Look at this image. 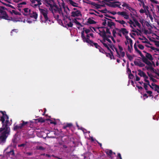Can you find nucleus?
Segmentation results:
<instances>
[{
    "label": "nucleus",
    "mask_w": 159,
    "mask_h": 159,
    "mask_svg": "<svg viewBox=\"0 0 159 159\" xmlns=\"http://www.w3.org/2000/svg\"><path fill=\"white\" fill-rule=\"evenodd\" d=\"M2 116L1 117L2 127H1V143H5L6 139L10 134V125L9 120V117L6 114L5 111H1Z\"/></svg>",
    "instance_id": "obj_1"
},
{
    "label": "nucleus",
    "mask_w": 159,
    "mask_h": 159,
    "mask_svg": "<svg viewBox=\"0 0 159 159\" xmlns=\"http://www.w3.org/2000/svg\"><path fill=\"white\" fill-rule=\"evenodd\" d=\"M47 4L49 6L50 8L52 10H53L55 12H58L60 14L63 15V14L62 12V9L61 7L58 8L57 5L55 4H51L47 1Z\"/></svg>",
    "instance_id": "obj_2"
},
{
    "label": "nucleus",
    "mask_w": 159,
    "mask_h": 159,
    "mask_svg": "<svg viewBox=\"0 0 159 159\" xmlns=\"http://www.w3.org/2000/svg\"><path fill=\"white\" fill-rule=\"evenodd\" d=\"M21 121L22 123L20 124L19 125H15V124H14L13 128V130L17 131L18 130L21 129L24 126L26 125L29 123L27 121L25 122L23 120H22Z\"/></svg>",
    "instance_id": "obj_3"
},
{
    "label": "nucleus",
    "mask_w": 159,
    "mask_h": 159,
    "mask_svg": "<svg viewBox=\"0 0 159 159\" xmlns=\"http://www.w3.org/2000/svg\"><path fill=\"white\" fill-rule=\"evenodd\" d=\"M39 10L45 19V22H48V21H50V20H49V18L48 16V12L47 11L40 8H39Z\"/></svg>",
    "instance_id": "obj_4"
},
{
    "label": "nucleus",
    "mask_w": 159,
    "mask_h": 159,
    "mask_svg": "<svg viewBox=\"0 0 159 159\" xmlns=\"http://www.w3.org/2000/svg\"><path fill=\"white\" fill-rule=\"evenodd\" d=\"M90 35L89 34H87L86 35V37H85L84 35V31L83 30L81 33V37L84 42H86L89 44L90 41H92V40L89 39Z\"/></svg>",
    "instance_id": "obj_5"
},
{
    "label": "nucleus",
    "mask_w": 159,
    "mask_h": 159,
    "mask_svg": "<svg viewBox=\"0 0 159 159\" xmlns=\"http://www.w3.org/2000/svg\"><path fill=\"white\" fill-rule=\"evenodd\" d=\"M134 62V65L140 67H143L145 66V64L141 62L140 60L138 59H136Z\"/></svg>",
    "instance_id": "obj_6"
},
{
    "label": "nucleus",
    "mask_w": 159,
    "mask_h": 159,
    "mask_svg": "<svg viewBox=\"0 0 159 159\" xmlns=\"http://www.w3.org/2000/svg\"><path fill=\"white\" fill-rule=\"evenodd\" d=\"M8 16L6 11L1 10V19L8 20Z\"/></svg>",
    "instance_id": "obj_7"
},
{
    "label": "nucleus",
    "mask_w": 159,
    "mask_h": 159,
    "mask_svg": "<svg viewBox=\"0 0 159 159\" xmlns=\"http://www.w3.org/2000/svg\"><path fill=\"white\" fill-rule=\"evenodd\" d=\"M141 57L142 60L143 62L148 65L149 66H152V63L150 61H149L143 55Z\"/></svg>",
    "instance_id": "obj_8"
},
{
    "label": "nucleus",
    "mask_w": 159,
    "mask_h": 159,
    "mask_svg": "<svg viewBox=\"0 0 159 159\" xmlns=\"http://www.w3.org/2000/svg\"><path fill=\"white\" fill-rule=\"evenodd\" d=\"M117 14L118 15H120L123 16L125 19H128L129 18V16L127 14V13L125 11H119L117 12Z\"/></svg>",
    "instance_id": "obj_9"
},
{
    "label": "nucleus",
    "mask_w": 159,
    "mask_h": 159,
    "mask_svg": "<svg viewBox=\"0 0 159 159\" xmlns=\"http://www.w3.org/2000/svg\"><path fill=\"white\" fill-rule=\"evenodd\" d=\"M71 16L73 17L79 16L81 15L80 11L78 10H77L75 11H72L71 12Z\"/></svg>",
    "instance_id": "obj_10"
},
{
    "label": "nucleus",
    "mask_w": 159,
    "mask_h": 159,
    "mask_svg": "<svg viewBox=\"0 0 159 159\" xmlns=\"http://www.w3.org/2000/svg\"><path fill=\"white\" fill-rule=\"evenodd\" d=\"M73 126V124L71 123H66L63 126L62 128L64 129H65L66 130H68V128L69 129L71 128Z\"/></svg>",
    "instance_id": "obj_11"
},
{
    "label": "nucleus",
    "mask_w": 159,
    "mask_h": 159,
    "mask_svg": "<svg viewBox=\"0 0 159 159\" xmlns=\"http://www.w3.org/2000/svg\"><path fill=\"white\" fill-rule=\"evenodd\" d=\"M29 16L30 17L34 18L35 20L37 19L38 17V14L36 12L34 11H33L32 13Z\"/></svg>",
    "instance_id": "obj_12"
},
{
    "label": "nucleus",
    "mask_w": 159,
    "mask_h": 159,
    "mask_svg": "<svg viewBox=\"0 0 159 159\" xmlns=\"http://www.w3.org/2000/svg\"><path fill=\"white\" fill-rule=\"evenodd\" d=\"M134 49L140 55V56L142 57L143 55L142 53L139 50L138 48H137V45L136 43H135L134 45Z\"/></svg>",
    "instance_id": "obj_13"
},
{
    "label": "nucleus",
    "mask_w": 159,
    "mask_h": 159,
    "mask_svg": "<svg viewBox=\"0 0 159 159\" xmlns=\"http://www.w3.org/2000/svg\"><path fill=\"white\" fill-rule=\"evenodd\" d=\"M90 42L89 44L92 46H94L96 48L98 49L100 47L97 43H94L93 41Z\"/></svg>",
    "instance_id": "obj_14"
},
{
    "label": "nucleus",
    "mask_w": 159,
    "mask_h": 159,
    "mask_svg": "<svg viewBox=\"0 0 159 159\" xmlns=\"http://www.w3.org/2000/svg\"><path fill=\"white\" fill-rule=\"evenodd\" d=\"M145 57L148 60L152 61L153 59V58L152 57V56L149 53H147V54H146Z\"/></svg>",
    "instance_id": "obj_15"
},
{
    "label": "nucleus",
    "mask_w": 159,
    "mask_h": 159,
    "mask_svg": "<svg viewBox=\"0 0 159 159\" xmlns=\"http://www.w3.org/2000/svg\"><path fill=\"white\" fill-rule=\"evenodd\" d=\"M119 32L120 33L121 32L124 35H125V34H127L129 33L128 31L125 28H121V29L120 30Z\"/></svg>",
    "instance_id": "obj_16"
},
{
    "label": "nucleus",
    "mask_w": 159,
    "mask_h": 159,
    "mask_svg": "<svg viewBox=\"0 0 159 159\" xmlns=\"http://www.w3.org/2000/svg\"><path fill=\"white\" fill-rule=\"evenodd\" d=\"M151 85L152 86L155 87V91H157L158 93H159V86L154 83H152Z\"/></svg>",
    "instance_id": "obj_17"
},
{
    "label": "nucleus",
    "mask_w": 159,
    "mask_h": 159,
    "mask_svg": "<svg viewBox=\"0 0 159 159\" xmlns=\"http://www.w3.org/2000/svg\"><path fill=\"white\" fill-rule=\"evenodd\" d=\"M87 22L90 24H95L96 23L95 21L92 19L90 18L88 19Z\"/></svg>",
    "instance_id": "obj_18"
},
{
    "label": "nucleus",
    "mask_w": 159,
    "mask_h": 159,
    "mask_svg": "<svg viewBox=\"0 0 159 159\" xmlns=\"http://www.w3.org/2000/svg\"><path fill=\"white\" fill-rule=\"evenodd\" d=\"M101 34H100V36H101L102 38L107 37V35L106 34V32L104 30H103L101 31H100Z\"/></svg>",
    "instance_id": "obj_19"
},
{
    "label": "nucleus",
    "mask_w": 159,
    "mask_h": 159,
    "mask_svg": "<svg viewBox=\"0 0 159 159\" xmlns=\"http://www.w3.org/2000/svg\"><path fill=\"white\" fill-rule=\"evenodd\" d=\"M108 26L110 28H112V26H115V24L114 22L111 21H108L107 22Z\"/></svg>",
    "instance_id": "obj_20"
},
{
    "label": "nucleus",
    "mask_w": 159,
    "mask_h": 159,
    "mask_svg": "<svg viewBox=\"0 0 159 159\" xmlns=\"http://www.w3.org/2000/svg\"><path fill=\"white\" fill-rule=\"evenodd\" d=\"M115 21L116 22L119 23H120L122 25H123L125 24L126 25H128V24L127 23H126L125 22L124 20H116Z\"/></svg>",
    "instance_id": "obj_21"
},
{
    "label": "nucleus",
    "mask_w": 159,
    "mask_h": 159,
    "mask_svg": "<svg viewBox=\"0 0 159 159\" xmlns=\"http://www.w3.org/2000/svg\"><path fill=\"white\" fill-rule=\"evenodd\" d=\"M69 2L70 4L72 5V6L74 7H78V6L76 5L78 4L76 3V2L73 1L72 0H69Z\"/></svg>",
    "instance_id": "obj_22"
},
{
    "label": "nucleus",
    "mask_w": 159,
    "mask_h": 159,
    "mask_svg": "<svg viewBox=\"0 0 159 159\" xmlns=\"http://www.w3.org/2000/svg\"><path fill=\"white\" fill-rule=\"evenodd\" d=\"M138 71L139 72L138 75L141 77H143V74H145V73L143 71H142L140 69L138 70Z\"/></svg>",
    "instance_id": "obj_23"
},
{
    "label": "nucleus",
    "mask_w": 159,
    "mask_h": 159,
    "mask_svg": "<svg viewBox=\"0 0 159 159\" xmlns=\"http://www.w3.org/2000/svg\"><path fill=\"white\" fill-rule=\"evenodd\" d=\"M145 68H146L148 70H150L152 72H153V71H154V69L152 66H146Z\"/></svg>",
    "instance_id": "obj_24"
},
{
    "label": "nucleus",
    "mask_w": 159,
    "mask_h": 159,
    "mask_svg": "<svg viewBox=\"0 0 159 159\" xmlns=\"http://www.w3.org/2000/svg\"><path fill=\"white\" fill-rule=\"evenodd\" d=\"M10 12L11 14H12V13H13L16 15H21L20 13L19 12L16 11L14 10H12V11H10Z\"/></svg>",
    "instance_id": "obj_25"
},
{
    "label": "nucleus",
    "mask_w": 159,
    "mask_h": 159,
    "mask_svg": "<svg viewBox=\"0 0 159 159\" xmlns=\"http://www.w3.org/2000/svg\"><path fill=\"white\" fill-rule=\"evenodd\" d=\"M133 20L134 22L136 25L138 26L140 28L141 25L138 21L135 19H133Z\"/></svg>",
    "instance_id": "obj_26"
},
{
    "label": "nucleus",
    "mask_w": 159,
    "mask_h": 159,
    "mask_svg": "<svg viewBox=\"0 0 159 159\" xmlns=\"http://www.w3.org/2000/svg\"><path fill=\"white\" fill-rule=\"evenodd\" d=\"M107 155L111 156L112 154V152L111 150L107 149L106 151Z\"/></svg>",
    "instance_id": "obj_27"
},
{
    "label": "nucleus",
    "mask_w": 159,
    "mask_h": 159,
    "mask_svg": "<svg viewBox=\"0 0 159 159\" xmlns=\"http://www.w3.org/2000/svg\"><path fill=\"white\" fill-rule=\"evenodd\" d=\"M37 2L38 3H39V5H41L42 3L41 2V0H32L31 1L32 4L35 3L36 2Z\"/></svg>",
    "instance_id": "obj_28"
},
{
    "label": "nucleus",
    "mask_w": 159,
    "mask_h": 159,
    "mask_svg": "<svg viewBox=\"0 0 159 159\" xmlns=\"http://www.w3.org/2000/svg\"><path fill=\"white\" fill-rule=\"evenodd\" d=\"M7 153L9 156L11 155L12 156H14V151L13 149H12L10 152H7Z\"/></svg>",
    "instance_id": "obj_29"
},
{
    "label": "nucleus",
    "mask_w": 159,
    "mask_h": 159,
    "mask_svg": "<svg viewBox=\"0 0 159 159\" xmlns=\"http://www.w3.org/2000/svg\"><path fill=\"white\" fill-rule=\"evenodd\" d=\"M73 21L74 22L76 25L82 26L80 22H79L78 21L76 18L74 19L73 20Z\"/></svg>",
    "instance_id": "obj_30"
},
{
    "label": "nucleus",
    "mask_w": 159,
    "mask_h": 159,
    "mask_svg": "<svg viewBox=\"0 0 159 159\" xmlns=\"http://www.w3.org/2000/svg\"><path fill=\"white\" fill-rule=\"evenodd\" d=\"M126 54L129 60L130 61H131L133 59V57L130 55L128 53H126Z\"/></svg>",
    "instance_id": "obj_31"
},
{
    "label": "nucleus",
    "mask_w": 159,
    "mask_h": 159,
    "mask_svg": "<svg viewBox=\"0 0 159 159\" xmlns=\"http://www.w3.org/2000/svg\"><path fill=\"white\" fill-rule=\"evenodd\" d=\"M143 7L144 9L146 10L148 12H149V11L148 10L149 7L148 6H146L145 5L144 3H143L142 4Z\"/></svg>",
    "instance_id": "obj_32"
},
{
    "label": "nucleus",
    "mask_w": 159,
    "mask_h": 159,
    "mask_svg": "<svg viewBox=\"0 0 159 159\" xmlns=\"http://www.w3.org/2000/svg\"><path fill=\"white\" fill-rule=\"evenodd\" d=\"M32 11H31V9H29L28 11V13L25 14L24 13H23V15H24V16H27L28 15H30V14H31L32 13Z\"/></svg>",
    "instance_id": "obj_33"
},
{
    "label": "nucleus",
    "mask_w": 159,
    "mask_h": 159,
    "mask_svg": "<svg viewBox=\"0 0 159 159\" xmlns=\"http://www.w3.org/2000/svg\"><path fill=\"white\" fill-rule=\"evenodd\" d=\"M101 43H102L103 45L107 48V49H108V50L109 51H111V50L110 49V48L109 47L108 45L106 43L104 42H102V41H101Z\"/></svg>",
    "instance_id": "obj_34"
},
{
    "label": "nucleus",
    "mask_w": 159,
    "mask_h": 159,
    "mask_svg": "<svg viewBox=\"0 0 159 159\" xmlns=\"http://www.w3.org/2000/svg\"><path fill=\"white\" fill-rule=\"evenodd\" d=\"M83 30L84 31L85 33L87 34H88L91 31V30L93 31L92 30H90L89 29H86L84 28H83Z\"/></svg>",
    "instance_id": "obj_35"
},
{
    "label": "nucleus",
    "mask_w": 159,
    "mask_h": 159,
    "mask_svg": "<svg viewBox=\"0 0 159 159\" xmlns=\"http://www.w3.org/2000/svg\"><path fill=\"white\" fill-rule=\"evenodd\" d=\"M36 149L37 150H45V148L41 146H38L36 148Z\"/></svg>",
    "instance_id": "obj_36"
},
{
    "label": "nucleus",
    "mask_w": 159,
    "mask_h": 159,
    "mask_svg": "<svg viewBox=\"0 0 159 159\" xmlns=\"http://www.w3.org/2000/svg\"><path fill=\"white\" fill-rule=\"evenodd\" d=\"M99 50V51L100 52H102V53L105 54V52H106L100 46L98 49Z\"/></svg>",
    "instance_id": "obj_37"
},
{
    "label": "nucleus",
    "mask_w": 159,
    "mask_h": 159,
    "mask_svg": "<svg viewBox=\"0 0 159 159\" xmlns=\"http://www.w3.org/2000/svg\"><path fill=\"white\" fill-rule=\"evenodd\" d=\"M1 3H2L3 4L5 5L6 6H8V7H11L12 9H15V7H14L11 6V5L10 4H7L5 3H3V2H2L1 1Z\"/></svg>",
    "instance_id": "obj_38"
},
{
    "label": "nucleus",
    "mask_w": 159,
    "mask_h": 159,
    "mask_svg": "<svg viewBox=\"0 0 159 159\" xmlns=\"http://www.w3.org/2000/svg\"><path fill=\"white\" fill-rule=\"evenodd\" d=\"M25 143H22L20 144H19L18 145V147H25L26 145V143H27V141H25Z\"/></svg>",
    "instance_id": "obj_39"
},
{
    "label": "nucleus",
    "mask_w": 159,
    "mask_h": 159,
    "mask_svg": "<svg viewBox=\"0 0 159 159\" xmlns=\"http://www.w3.org/2000/svg\"><path fill=\"white\" fill-rule=\"evenodd\" d=\"M122 6L123 7H125L127 9H129L130 8L129 4L125 2L123 3L122 5Z\"/></svg>",
    "instance_id": "obj_40"
},
{
    "label": "nucleus",
    "mask_w": 159,
    "mask_h": 159,
    "mask_svg": "<svg viewBox=\"0 0 159 159\" xmlns=\"http://www.w3.org/2000/svg\"><path fill=\"white\" fill-rule=\"evenodd\" d=\"M38 121L39 122H40L41 123L44 122L45 121V120L44 119H43L42 117L38 119Z\"/></svg>",
    "instance_id": "obj_41"
},
{
    "label": "nucleus",
    "mask_w": 159,
    "mask_h": 159,
    "mask_svg": "<svg viewBox=\"0 0 159 159\" xmlns=\"http://www.w3.org/2000/svg\"><path fill=\"white\" fill-rule=\"evenodd\" d=\"M105 54L106 55L107 57H109L111 59H112L113 57L111 55L110 53L106 52Z\"/></svg>",
    "instance_id": "obj_42"
},
{
    "label": "nucleus",
    "mask_w": 159,
    "mask_h": 159,
    "mask_svg": "<svg viewBox=\"0 0 159 159\" xmlns=\"http://www.w3.org/2000/svg\"><path fill=\"white\" fill-rule=\"evenodd\" d=\"M114 48L115 49V50H116V53H117V55H118L117 56L118 57H119V58H120V53H119V51H118L117 49L115 47H114Z\"/></svg>",
    "instance_id": "obj_43"
},
{
    "label": "nucleus",
    "mask_w": 159,
    "mask_h": 159,
    "mask_svg": "<svg viewBox=\"0 0 159 159\" xmlns=\"http://www.w3.org/2000/svg\"><path fill=\"white\" fill-rule=\"evenodd\" d=\"M66 25L69 27H72L73 26V24L71 21H70L67 23Z\"/></svg>",
    "instance_id": "obj_44"
},
{
    "label": "nucleus",
    "mask_w": 159,
    "mask_h": 159,
    "mask_svg": "<svg viewBox=\"0 0 159 159\" xmlns=\"http://www.w3.org/2000/svg\"><path fill=\"white\" fill-rule=\"evenodd\" d=\"M138 47L139 48V49L141 50H143L144 48V46L141 44H139L138 45Z\"/></svg>",
    "instance_id": "obj_45"
},
{
    "label": "nucleus",
    "mask_w": 159,
    "mask_h": 159,
    "mask_svg": "<svg viewBox=\"0 0 159 159\" xmlns=\"http://www.w3.org/2000/svg\"><path fill=\"white\" fill-rule=\"evenodd\" d=\"M139 12L141 13H146V11L145 9H141L140 11Z\"/></svg>",
    "instance_id": "obj_46"
},
{
    "label": "nucleus",
    "mask_w": 159,
    "mask_h": 159,
    "mask_svg": "<svg viewBox=\"0 0 159 159\" xmlns=\"http://www.w3.org/2000/svg\"><path fill=\"white\" fill-rule=\"evenodd\" d=\"M33 4V5L32 6L34 8L38 6L39 7H40L39 6L41 5H39V3H37V4L34 3V4Z\"/></svg>",
    "instance_id": "obj_47"
},
{
    "label": "nucleus",
    "mask_w": 159,
    "mask_h": 159,
    "mask_svg": "<svg viewBox=\"0 0 159 159\" xmlns=\"http://www.w3.org/2000/svg\"><path fill=\"white\" fill-rule=\"evenodd\" d=\"M102 20L103 21L102 23V25L104 26H106L107 24V20L106 19H102Z\"/></svg>",
    "instance_id": "obj_48"
},
{
    "label": "nucleus",
    "mask_w": 159,
    "mask_h": 159,
    "mask_svg": "<svg viewBox=\"0 0 159 159\" xmlns=\"http://www.w3.org/2000/svg\"><path fill=\"white\" fill-rule=\"evenodd\" d=\"M143 84H144V88L145 90H146V91H147L148 90V86L147 85H148L146 83H143Z\"/></svg>",
    "instance_id": "obj_49"
},
{
    "label": "nucleus",
    "mask_w": 159,
    "mask_h": 159,
    "mask_svg": "<svg viewBox=\"0 0 159 159\" xmlns=\"http://www.w3.org/2000/svg\"><path fill=\"white\" fill-rule=\"evenodd\" d=\"M130 41H129V43L130 44V46L131 48H133V41L132 39H129Z\"/></svg>",
    "instance_id": "obj_50"
},
{
    "label": "nucleus",
    "mask_w": 159,
    "mask_h": 159,
    "mask_svg": "<svg viewBox=\"0 0 159 159\" xmlns=\"http://www.w3.org/2000/svg\"><path fill=\"white\" fill-rule=\"evenodd\" d=\"M134 77V75L132 74L131 73H129V79H132Z\"/></svg>",
    "instance_id": "obj_51"
},
{
    "label": "nucleus",
    "mask_w": 159,
    "mask_h": 159,
    "mask_svg": "<svg viewBox=\"0 0 159 159\" xmlns=\"http://www.w3.org/2000/svg\"><path fill=\"white\" fill-rule=\"evenodd\" d=\"M146 92L147 93H148L149 94V95H150V97H152V95L151 94L152 93V91H147Z\"/></svg>",
    "instance_id": "obj_52"
},
{
    "label": "nucleus",
    "mask_w": 159,
    "mask_h": 159,
    "mask_svg": "<svg viewBox=\"0 0 159 159\" xmlns=\"http://www.w3.org/2000/svg\"><path fill=\"white\" fill-rule=\"evenodd\" d=\"M154 42L155 43V44L157 47H159V41H155Z\"/></svg>",
    "instance_id": "obj_53"
},
{
    "label": "nucleus",
    "mask_w": 159,
    "mask_h": 159,
    "mask_svg": "<svg viewBox=\"0 0 159 159\" xmlns=\"http://www.w3.org/2000/svg\"><path fill=\"white\" fill-rule=\"evenodd\" d=\"M107 11V10L106 8L104 10H102L101 11H100L103 13H106Z\"/></svg>",
    "instance_id": "obj_54"
},
{
    "label": "nucleus",
    "mask_w": 159,
    "mask_h": 159,
    "mask_svg": "<svg viewBox=\"0 0 159 159\" xmlns=\"http://www.w3.org/2000/svg\"><path fill=\"white\" fill-rule=\"evenodd\" d=\"M29 8H26L24 9V12L26 13L25 14L28 13Z\"/></svg>",
    "instance_id": "obj_55"
},
{
    "label": "nucleus",
    "mask_w": 159,
    "mask_h": 159,
    "mask_svg": "<svg viewBox=\"0 0 159 159\" xmlns=\"http://www.w3.org/2000/svg\"><path fill=\"white\" fill-rule=\"evenodd\" d=\"M106 33H107L110 35L111 34V33L110 32V31L109 29L107 28H106Z\"/></svg>",
    "instance_id": "obj_56"
},
{
    "label": "nucleus",
    "mask_w": 159,
    "mask_h": 159,
    "mask_svg": "<svg viewBox=\"0 0 159 159\" xmlns=\"http://www.w3.org/2000/svg\"><path fill=\"white\" fill-rule=\"evenodd\" d=\"M116 30H112V34H113V35L114 37H116Z\"/></svg>",
    "instance_id": "obj_57"
},
{
    "label": "nucleus",
    "mask_w": 159,
    "mask_h": 159,
    "mask_svg": "<svg viewBox=\"0 0 159 159\" xmlns=\"http://www.w3.org/2000/svg\"><path fill=\"white\" fill-rule=\"evenodd\" d=\"M107 12L108 13H110L111 14H112L113 15H115L116 14V12L115 11H112V12H111L109 11H108Z\"/></svg>",
    "instance_id": "obj_58"
},
{
    "label": "nucleus",
    "mask_w": 159,
    "mask_h": 159,
    "mask_svg": "<svg viewBox=\"0 0 159 159\" xmlns=\"http://www.w3.org/2000/svg\"><path fill=\"white\" fill-rule=\"evenodd\" d=\"M121 53V56L122 57H124L125 56V52H120Z\"/></svg>",
    "instance_id": "obj_59"
},
{
    "label": "nucleus",
    "mask_w": 159,
    "mask_h": 159,
    "mask_svg": "<svg viewBox=\"0 0 159 159\" xmlns=\"http://www.w3.org/2000/svg\"><path fill=\"white\" fill-rule=\"evenodd\" d=\"M150 80H152L153 82H156L157 81L155 79L153 78V77H151Z\"/></svg>",
    "instance_id": "obj_60"
},
{
    "label": "nucleus",
    "mask_w": 159,
    "mask_h": 159,
    "mask_svg": "<svg viewBox=\"0 0 159 159\" xmlns=\"http://www.w3.org/2000/svg\"><path fill=\"white\" fill-rule=\"evenodd\" d=\"M120 5L117 4H113L111 7H119Z\"/></svg>",
    "instance_id": "obj_61"
},
{
    "label": "nucleus",
    "mask_w": 159,
    "mask_h": 159,
    "mask_svg": "<svg viewBox=\"0 0 159 159\" xmlns=\"http://www.w3.org/2000/svg\"><path fill=\"white\" fill-rule=\"evenodd\" d=\"M136 76V80L137 81H139L140 80V78L137 75H135Z\"/></svg>",
    "instance_id": "obj_62"
},
{
    "label": "nucleus",
    "mask_w": 159,
    "mask_h": 159,
    "mask_svg": "<svg viewBox=\"0 0 159 159\" xmlns=\"http://www.w3.org/2000/svg\"><path fill=\"white\" fill-rule=\"evenodd\" d=\"M118 48H119V50H120V52H121V51H123V48H122V47L121 46L119 45H118Z\"/></svg>",
    "instance_id": "obj_63"
},
{
    "label": "nucleus",
    "mask_w": 159,
    "mask_h": 159,
    "mask_svg": "<svg viewBox=\"0 0 159 159\" xmlns=\"http://www.w3.org/2000/svg\"><path fill=\"white\" fill-rule=\"evenodd\" d=\"M152 72L155 73L156 75H157L159 77V73L157 72L156 70L154 69V71H153Z\"/></svg>",
    "instance_id": "obj_64"
}]
</instances>
